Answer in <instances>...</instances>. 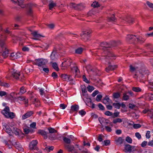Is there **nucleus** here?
Returning a JSON list of instances; mask_svg holds the SVG:
<instances>
[{"label":"nucleus","instance_id":"f257e3e1","mask_svg":"<svg viewBox=\"0 0 153 153\" xmlns=\"http://www.w3.org/2000/svg\"><path fill=\"white\" fill-rule=\"evenodd\" d=\"M100 45L103 48L102 49L103 50V52L102 54V56H107L104 59L106 62H108L109 63L110 62L108 61L109 60L110 58H108L113 57L114 56L113 53L110 51L108 49L111 47V45L106 42L101 43Z\"/></svg>","mask_w":153,"mask_h":153},{"label":"nucleus","instance_id":"f03ea898","mask_svg":"<svg viewBox=\"0 0 153 153\" xmlns=\"http://www.w3.org/2000/svg\"><path fill=\"white\" fill-rule=\"evenodd\" d=\"M7 37V36L5 35L2 38V40H0V53H1L4 58H5L7 56L9 51L4 42L2 40L6 39Z\"/></svg>","mask_w":153,"mask_h":153},{"label":"nucleus","instance_id":"7ed1b4c3","mask_svg":"<svg viewBox=\"0 0 153 153\" xmlns=\"http://www.w3.org/2000/svg\"><path fill=\"white\" fill-rule=\"evenodd\" d=\"M1 113L7 118L13 119L15 117V114L13 112H10V110L8 106H6L1 111Z\"/></svg>","mask_w":153,"mask_h":153},{"label":"nucleus","instance_id":"20e7f679","mask_svg":"<svg viewBox=\"0 0 153 153\" xmlns=\"http://www.w3.org/2000/svg\"><path fill=\"white\" fill-rule=\"evenodd\" d=\"M48 62L47 59L41 58L36 59L34 62L36 65H38L39 67L43 68L44 66Z\"/></svg>","mask_w":153,"mask_h":153},{"label":"nucleus","instance_id":"39448f33","mask_svg":"<svg viewBox=\"0 0 153 153\" xmlns=\"http://www.w3.org/2000/svg\"><path fill=\"white\" fill-rule=\"evenodd\" d=\"M91 32V31L90 30H86L82 32L80 34L82 39L84 41H87L88 39L89 35Z\"/></svg>","mask_w":153,"mask_h":153},{"label":"nucleus","instance_id":"423d86ee","mask_svg":"<svg viewBox=\"0 0 153 153\" xmlns=\"http://www.w3.org/2000/svg\"><path fill=\"white\" fill-rule=\"evenodd\" d=\"M38 143V141L36 140L32 141L29 145V148L30 150H34L38 151L39 150V148L36 146Z\"/></svg>","mask_w":153,"mask_h":153},{"label":"nucleus","instance_id":"0eeeda50","mask_svg":"<svg viewBox=\"0 0 153 153\" xmlns=\"http://www.w3.org/2000/svg\"><path fill=\"white\" fill-rule=\"evenodd\" d=\"M60 76L63 80L67 82L70 81L71 82L70 83L72 84L71 82L73 80V79L70 75L66 74H61Z\"/></svg>","mask_w":153,"mask_h":153},{"label":"nucleus","instance_id":"6e6552de","mask_svg":"<svg viewBox=\"0 0 153 153\" xmlns=\"http://www.w3.org/2000/svg\"><path fill=\"white\" fill-rule=\"evenodd\" d=\"M137 38V36L131 34L127 35L126 37V40L131 42L136 41Z\"/></svg>","mask_w":153,"mask_h":153},{"label":"nucleus","instance_id":"1a4fd4ad","mask_svg":"<svg viewBox=\"0 0 153 153\" xmlns=\"http://www.w3.org/2000/svg\"><path fill=\"white\" fill-rule=\"evenodd\" d=\"M10 73L12 76L16 79L18 78L19 76H20L19 72L13 69L11 70Z\"/></svg>","mask_w":153,"mask_h":153},{"label":"nucleus","instance_id":"9d476101","mask_svg":"<svg viewBox=\"0 0 153 153\" xmlns=\"http://www.w3.org/2000/svg\"><path fill=\"white\" fill-rule=\"evenodd\" d=\"M72 62V60L70 59H67L62 63V66L67 68L71 65Z\"/></svg>","mask_w":153,"mask_h":153},{"label":"nucleus","instance_id":"9b49d317","mask_svg":"<svg viewBox=\"0 0 153 153\" xmlns=\"http://www.w3.org/2000/svg\"><path fill=\"white\" fill-rule=\"evenodd\" d=\"M20 54L18 53H12L10 55V59L12 60H14L19 58L20 57Z\"/></svg>","mask_w":153,"mask_h":153},{"label":"nucleus","instance_id":"f8f14e48","mask_svg":"<svg viewBox=\"0 0 153 153\" xmlns=\"http://www.w3.org/2000/svg\"><path fill=\"white\" fill-rule=\"evenodd\" d=\"M31 34L34 37V38H33V39L35 40H39L41 37H44V36L39 34H38V33L37 31H36L32 32L31 33Z\"/></svg>","mask_w":153,"mask_h":153},{"label":"nucleus","instance_id":"ddd939ff","mask_svg":"<svg viewBox=\"0 0 153 153\" xmlns=\"http://www.w3.org/2000/svg\"><path fill=\"white\" fill-rule=\"evenodd\" d=\"M64 147L65 149L68 152H71L74 150V146L70 144H65Z\"/></svg>","mask_w":153,"mask_h":153},{"label":"nucleus","instance_id":"4468645a","mask_svg":"<svg viewBox=\"0 0 153 153\" xmlns=\"http://www.w3.org/2000/svg\"><path fill=\"white\" fill-rule=\"evenodd\" d=\"M33 114V111H28L22 115V120H25L30 117Z\"/></svg>","mask_w":153,"mask_h":153},{"label":"nucleus","instance_id":"2eb2a0df","mask_svg":"<svg viewBox=\"0 0 153 153\" xmlns=\"http://www.w3.org/2000/svg\"><path fill=\"white\" fill-rule=\"evenodd\" d=\"M123 20V22H126L129 23H132L134 21V19L130 16H128L126 18H124Z\"/></svg>","mask_w":153,"mask_h":153},{"label":"nucleus","instance_id":"dca6fc26","mask_svg":"<svg viewBox=\"0 0 153 153\" xmlns=\"http://www.w3.org/2000/svg\"><path fill=\"white\" fill-rule=\"evenodd\" d=\"M80 87L82 95L86 98L88 97V95L87 94V90L85 86L84 85H82Z\"/></svg>","mask_w":153,"mask_h":153},{"label":"nucleus","instance_id":"f3484780","mask_svg":"<svg viewBox=\"0 0 153 153\" xmlns=\"http://www.w3.org/2000/svg\"><path fill=\"white\" fill-rule=\"evenodd\" d=\"M91 74L93 76L100 75V71L97 69H94L91 70Z\"/></svg>","mask_w":153,"mask_h":153},{"label":"nucleus","instance_id":"a211bd4d","mask_svg":"<svg viewBox=\"0 0 153 153\" xmlns=\"http://www.w3.org/2000/svg\"><path fill=\"white\" fill-rule=\"evenodd\" d=\"M18 98L19 100L24 101L25 106L27 107L28 105V100L26 99L25 97L24 96H20Z\"/></svg>","mask_w":153,"mask_h":153},{"label":"nucleus","instance_id":"6ab92c4d","mask_svg":"<svg viewBox=\"0 0 153 153\" xmlns=\"http://www.w3.org/2000/svg\"><path fill=\"white\" fill-rule=\"evenodd\" d=\"M124 141V139L122 137H119L118 138L116 139L115 140L117 145H119L122 144Z\"/></svg>","mask_w":153,"mask_h":153},{"label":"nucleus","instance_id":"aec40b11","mask_svg":"<svg viewBox=\"0 0 153 153\" xmlns=\"http://www.w3.org/2000/svg\"><path fill=\"white\" fill-rule=\"evenodd\" d=\"M57 55L56 51H53L51 56V59L53 61H55L57 59Z\"/></svg>","mask_w":153,"mask_h":153},{"label":"nucleus","instance_id":"412c9836","mask_svg":"<svg viewBox=\"0 0 153 153\" xmlns=\"http://www.w3.org/2000/svg\"><path fill=\"white\" fill-rule=\"evenodd\" d=\"M79 109V106L78 105H72L71 107V110L70 111V113H72V111L77 112Z\"/></svg>","mask_w":153,"mask_h":153},{"label":"nucleus","instance_id":"4be33fe9","mask_svg":"<svg viewBox=\"0 0 153 153\" xmlns=\"http://www.w3.org/2000/svg\"><path fill=\"white\" fill-rule=\"evenodd\" d=\"M13 2L16 3L18 2L19 5L22 8H24V5L23 4L24 0H11Z\"/></svg>","mask_w":153,"mask_h":153},{"label":"nucleus","instance_id":"5701e85b","mask_svg":"<svg viewBox=\"0 0 153 153\" xmlns=\"http://www.w3.org/2000/svg\"><path fill=\"white\" fill-rule=\"evenodd\" d=\"M38 133L43 136L44 138L45 139L47 138L48 136L46 132L42 130H39Z\"/></svg>","mask_w":153,"mask_h":153},{"label":"nucleus","instance_id":"b1692460","mask_svg":"<svg viewBox=\"0 0 153 153\" xmlns=\"http://www.w3.org/2000/svg\"><path fill=\"white\" fill-rule=\"evenodd\" d=\"M99 120L100 123L102 126L105 125H107L108 123L106 120L104 118L100 117L99 119Z\"/></svg>","mask_w":153,"mask_h":153},{"label":"nucleus","instance_id":"393cba45","mask_svg":"<svg viewBox=\"0 0 153 153\" xmlns=\"http://www.w3.org/2000/svg\"><path fill=\"white\" fill-rule=\"evenodd\" d=\"M76 146H77V147L78 148L79 150L81 151V153H89V152L87 149L85 150H83L84 149V146H80L79 147L78 145H76Z\"/></svg>","mask_w":153,"mask_h":153},{"label":"nucleus","instance_id":"a878e982","mask_svg":"<svg viewBox=\"0 0 153 153\" xmlns=\"http://www.w3.org/2000/svg\"><path fill=\"white\" fill-rule=\"evenodd\" d=\"M20 131H21L19 129L16 127L12 128V132L16 135H19V133Z\"/></svg>","mask_w":153,"mask_h":153},{"label":"nucleus","instance_id":"bb28decb","mask_svg":"<svg viewBox=\"0 0 153 153\" xmlns=\"http://www.w3.org/2000/svg\"><path fill=\"white\" fill-rule=\"evenodd\" d=\"M4 129L8 134H9L11 133L12 132V129L9 126L6 125L4 128Z\"/></svg>","mask_w":153,"mask_h":153},{"label":"nucleus","instance_id":"cd10ccee","mask_svg":"<svg viewBox=\"0 0 153 153\" xmlns=\"http://www.w3.org/2000/svg\"><path fill=\"white\" fill-rule=\"evenodd\" d=\"M97 12L95 9H92L90 10L88 13V16H92L96 14Z\"/></svg>","mask_w":153,"mask_h":153},{"label":"nucleus","instance_id":"c85d7f7f","mask_svg":"<svg viewBox=\"0 0 153 153\" xmlns=\"http://www.w3.org/2000/svg\"><path fill=\"white\" fill-rule=\"evenodd\" d=\"M137 38H136V41L140 43H142L144 42L145 39L142 37H140L139 36H137Z\"/></svg>","mask_w":153,"mask_h":153},{"label":"nucleus","instance_id":"c756f323","mask_svg":"<svg viewBox=\"0 0 153 153\" xmlns=\"http://www.w3.org/2000/svg\"><path fill=\"white\" fill-rule=\"evenodd\" d=\"M33 100L34 102H34V104H35V107H38L40 105V101L38 99H36V98H34Z\"/></svg>","mask_w":153,"mask_h":153},{"label":"nucleus","instance_id":"7c9ffc66","mask_svg":"<svg viewBox=\"0 0 153 153\" xmlns=\"http://www.w3.org/2000/svg\"><path fill=\"white\" fill-rule=\"evenodd\" d=\"M50 2V3L49 4V9L50 10H51L53 7L56 6V4L52 0Z\"/></svg>","mask_w":153,"mask_h":153},{"label":"nucleus","instance_id":"2f4dec72","mask_svg":"<svg viewBox=\"0 0 153 153\" xmlns=\"http://www.w3.org/2000/svg\"><path fill=\"white\" fill-rule=\"evenodd\" d=\"M15 94V93L14 92L11 93L7 96V97L11 100L14 99L16 98Z\"/></svg>","mask_w":153,"mask_h":153},{"label":"nucleus","instance_id":"473e14b6","mask_svg":"<svg viewBox=\"0 0 153 153\" xmlns=\"http://www.w3.org/2000/svg\"><path fill=\"white\" fill-rule=\"evenodd\" d=\"M63 139L64 142L65 143H66V144H70L71 142V140L70 139L66 137H63Z\"/></svg>","mask_w":153,"mask_h":153},{"label":"nucleus","instance_id":"72a5a7b5","mask_svg":"<svg viewBox=\"0 0 153 153\" xmlns=\"http://www.w3.org/2000/svg\"><path fill=\"white\" fill-rule=\"evenodd\" d=\"M92 7L94 8L98 7L100 6V4L97 1L94 2L91 5Z\"/></svg>","mask_w":153,"mask_h":153},{"label":"nucleus","instance_id":"f704fd0d","mask_svg":"<svg viewBox=\"0 0 153 153\" xmlns=\"http://www.w3.org/2000/svg\"><path fill=\"white\" fill-rule=\"evenodd\" d=\"M83 50V48L81 47L78 48L75 50V53L77 54H81Z\"/></svg>","mask_w":153,"mask_h":153},{"label":"nucleus","instance_id":"c9c22d12","mask_svg":"<svg viewBox=\"0 0 153 153\" xmlns=\"http://www.w3.org/2000/svg\"><path fill=\"white\" fill-rule=\"evenodd\" d=\"M148 116L151 119H153V109H151L149 110L148 113Z\"/></svg>","mask_w":153,"mask_h":153},{"label":"nucleus","instance_id":"e433bc0d","mask_svg":"<svg viewBox=\"0 0 153 153\" xmlns=\"http://www.w3.org/2000/svg\"><path fill=\"white\" fill-rule=\"evenodd\" d=\"M132 90L137 92H140L142 91V89L139 87H133L132 88Z\"/></svg>","mask_w":153,"mask_h":153},{"label":"nucleus","instance_id":"4c0bfd02","mask_svg":"<svg viewBox=\"0 0 153 153\" xmlns=\"http://www.w3.org/2000/svg\"><path fill=\"white\" fill-rule=\"evenodd\" d=\"M125 149L128 152H131V146L129 144H127L125 146Z\"/></svg>","mask_w":153,"mask_h":153},{"label":"nucleus","instance_id":"58836bf2","mask_svg":"<svg viewBox=\"0 0 153 153\" xmlns=\"http://www.w3.org/2000/svg\"><path fill=\"white\" fill-rule=\"evenodd\" d=\"M48 130L49 131V132L50 134H53L55 133H56L57 131L55 130L54 128H52L51 127H49L48 128Z\"/></svg>","mask_w":153,"mask_h":153},{"label":"nucleus","instance_id":"ea45409f","mask_svg":"<svg viewBox=\"0 0 153 153\" xmlns=\"http://www.w3.org/2000/svg\"><path fill=\"white\" fill-rule=\"evenodd\" d=\"M122 122V119L120 118H117L114 119L113 121V123L114 124H116L117 123H121Z\"/></svg>","mask_w":153,"mask_h":153},{"label":"nucleus","instance_id":"a19ab883","mask_svg":"<svg viewBox=\"0 0 153 153\" xmlns=\"http://www.w3.org/2000/svg\"><path fill=\"white\" fill-rule=\"evenodd\" d=\"M127 93H124L123 97V100H127L129 99V96L127 94Z\"/></svg>","mask_w":153,"mask_h":153},{"label":"nucleus","instance_id":"79ce46f5","mask_svg":"<svg viewBox=\"0 0 153 153\" xmlns=\"http://www.w3.org/2000/svg\"><path fill=\"white\" fill-rule=\"evenodd\" d=\"M116 19L114 17V15H113L112 16L108 18V21L111 22H115Z\"/></svg>","mask_w":153,"mask_h":153},{"label":"nucleus","instance_id":"37998d69","mask_svg":"<svg viewBox=\"0 0 153 153\" xmlns=\"http://www.w3.org/2000/svg\"><path fill=\"white\" fill-rule=\"evenodd\" d=\"M26 92L25 88L24 86H22L20 89V93L21 94H24Z\"/></svg>","mask_w":153,"mask_h":153},{"label":"nucleus","instance_id":"c03bdc74","mask_svg":"<svg viewBox=\"0 0 153 153\" xmlns=\"http://www.w3.org/2000/svg\"><path fill=\"white\" fill-rule=\"evenodd\" d=\"M54 147L53 146H51V147H46V148L45 149V150L47 151L48 152H50L51 150H53V149Z\"/></svg>","mask_w":153,"mask_h":153},{"label":"nucleus","instance_id":"a18cd8bd","mask_svg":"<svg viewBox=\"0 0 153 153\" xmlns=\"http://www.w3.org/2000/svg\"><path fill=\"white\" fill-rule=\"evenodd\" d=\"M0 86L5 87H8L10 86V85L8 83L2 82L0 84Z\"/></svg>","mask_w":153,"mask_h":153},{"label":"nucleus","instance_id":"49530a36","mask_svg":"<svg viewBox=\"0 0 153 153\" xmlns=\"http://www.w3.org/2000/svg\"><path fill=\"white\" fill-rule=\"evenodd\" d=\"M113 106L116 108L119 109L121 106V105L119 103H113Z\"/></svg>","mask_w":153,"mask_h":153},{"label":"nucleus","instance_id":"de8ad7c7","mask_svg":"<svg viewBox=\"0 0 153 153\" xmlns=\"http://www.w3.org/2000/svg\"><path fill=\"white\" fill-rule=\"evenodd\" d=\"M126 141L128 143H132V139L129 136H127L126 137Z\"/></svg>","mask_w":153,"mask_h":153},{"label":"nucleus","instance_id":"09e8293b","mask_svg":"<svg viewBox=\"0 0 153 153\" xmlns=\"http://www.w3.org/2000/svg\"><path fill=\"white\" fill-rule=\"evenodd\" d=\"M52 66L53 68L56 71H58L59 70V68L58 67L56 63H53L52 64Z\"/></svg>","mask_w":153,"mask_h":153},{"label":"nucleus","instance_id":"8fccbe9b","mask_svg":"<svg viewBox=\"0 0 153 153\" xmlns=\"http://www.w3.org/2000/svg\"><path fill=\"white\" fill-rule=\"evenodd\" d=\"M137 68V67H135L133 66L132 65H130V70L131 72H133L135 71Z\"/></svg>","mask_w":153,"mask_h":153},{"label":"nucleus","instance_id":"3c124183","mask_svg":"<svg viewBox=\"0 0 153 153\" xmlns=\"http://www.w3.org/2000/svg\"><path fill=\"white\" fill-rule=\"evenodd\" d=\"M72 70H74L76 73H77L79 71V70L76 65L75 64L73 68H72Z\"/></svg>","mask_w":153,"mask_h":153},{"label":"nucleus","instance_id":"603ef678","mask_svg":"<svg viewBox=\"0 0 153 153\" xmlns=\"http://www.w3.org/2000/svg\"><path fill=\"white\" fill-rule=\"evenodd\" d=\"M87 88L88 91L90 92H91L94 90V87L90 85H88V86L87 87Z\"/></svg>","mask_w":153,"mask_h":153},{"label":"nucleus","instance_id":"864d4df0","mask_svg":"<svg viewBox=\"0 0 153 153\" xmlns=\"http://www.w3.org/2000/svg\"><path fill=\"white\" fill-rule=\"evenodd\" d=\"M76 10H82L83 8V6L82 4H77Z\"/></svg>","mask_w":153,"mask_h":153},{"label":"nucleus","instance_id":"5fc2aeb1","mask_svg":"<svg viewBox=\"0 0 153 153\" xmlns=\"http://www.w3.org/2000/svg\"><path fill=\"white\" fill-rule=\"evenodd\" d=\"M113 96L114 98H118L120 97V94L118 93H114L113 94Z\"/></svg>","mask_w":153,"mask_h":153},{"label":"nucleus","instance_id":"6e6d98bb","mask_svg":"<svg viewBox=\"0 0 153 153\" xmlns=\"http://www.w3.org/2000/svg\"><path fill=\"white\" fill-rule=\"evenodd\" d=\"M69 6L71 8H73L76 10L77 4H76L74 3H71L70 4Z\"/></svg>","mask_w":153,"mask_h":153},{"label":"nucleus","instance_id":"4d7b16f0","mask_svg":"<svg viewBox=\"0 0 153 153\" xmlns=\"http://www.w3.org/2000/svg\"><path fill=\"white\" fill-rule=\"evenodd\" d=\"M102 97V96L101 95L99 94L97 96L96 100L97 102H99L100 101Z\"/></svg>","mask_w":153,"mask_h":153},{"label":"nucleus","instance_id":"13d9d810","mask_svg":"<svg viewBox=\"0 0 153 153\" xmlns=\"http://www.w3.org/2000/svg\"><path fill=\"white\" fill-rule=\"evenodd\" d=\"M30 50L29 48L26 46L23 47L22 48V50L25 52L29 51Z\"/></svg>","mask_w":153,"mask_h":153},{"label":"nucleus","instance_id":"bf43d9fd","mask_svg":"<svg viewBox=\"0 0 153 153\" xmlns=\"http://www.w3.org/2000/svg\"><path fill=\"white\" fill-rule=\"evenodd\" d=\"M49 138L51 140H55L56 138V137L54 134L53 135L51 134L50 135H49Z\"/></svg>","mask_w":153,"mask_h":153},{"label":"nucleus","instance_id":"052dcab7","mask_svg":"<svg viewBox=\"0 0 153 153\" xmlns=\"http://www.w3.org/2000/svg\"><path fill=\"white\" fill-rule=\"evenodd\" d=\"M35 96V94H34L33 93H31V94L30 95V100L32 101V102H34L33 99L35 98H34Z\"/></svg>","mask_w":153,"mask_h":153},{"label":"nucleus","instance_id":"680f3d73","mask_svg":"<svg viewBox=\"0 0 153 153\" xmlns=\"http://www.w3.org/2000/svg\"><path fill=\"white\" fill-rule=\"evenodd\" d=\"M46 99H43V101L45 103L48 104L51 102L48 98H46Z\"/></svg>","mask_w":153,"mask_h":153},{"label":"nucleus","instance_id":"e2e57ef3","mask_svg":"<svg viewBox=\"0 0 153 153\" xmlns=\"http://www.w3.org/2000/svg\"><path fill=\"white\" fill-rule=\"evenodd\" d=\"M105 114L108 116H111L113 114V113L109 111H107L105 112Z\"/></svg>","mask_w":153,"mask_h":153},{"label":"nucleus","instance_id":"0e129e2a","mask_svg":"<svg viewBox=\"0 0 153 153\" xmlns=\"http://www.w3.org/2000/svg\"><path fill=\"white\" fill-rule=\"evenodd\" d=\"M139 117V115L135 113H134L132 114V117L134 119H137Z\"/></svg>","mask_w":153,"mask_h":153},{"label":"nucleus","instance_id":"69168bd1","mask_svg":"<svg viewBox=\"0 0 153 153\" xmlns=\"http://www.w3.org/2000/svg\"><path fill=\"white\" fill-rule=\"evenodd\" d=\"M86 112L83 110H81L79 112V113L82 116L85 115L86 114Z\"/></svg>","mask_w":153,"mask_h":153},{"label":"nucleus","instance_id":"338daca9","mask_svg":"<svg viewBox=\"0 0 153 153\" xmlns=\"http://www.w3.org/2000/svg\"><path fill=\"white\" fill-rule=\"evenodd\" d=\"M52 76L54 79L57 78L58 76L57 74L55 72H53L52 74Z\"/></svg>","mask_w":153,"mask_h":153},{"label":"nucleus","instance_id":"774afa93","mask_svg":"<svg viewBox=\"0 0 153 153\" xmlns=\"http://www.w3.org/2000/svg\"><path fill=\"white\" fill-rule=\"evenodd\" d=\"M147 4L150 8H153V4L147 1L146 2Z\"/></svg>","mask_w":153,"mask_h":153}]
</instances>
